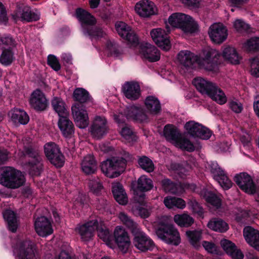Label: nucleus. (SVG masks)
<instances>
[{"mask_svg": "<svg viewBox=\"0 0 259 259\" xmlns=\"http://www.w3.org/2000/svg\"><path fill=\"white\" fill-rule=\"evenodd\" d=\"M220 56L218 51L207 48L199 57L189 51L184 50L180 52L177 58L180 63L185 67H190L196 63L201 68L215 72L218 70Z\"/></svg>", "mask_w": 259, "mask_h": 259, "instance_id": "obj_1", "label": "nucleus"}, {"mask_svg": "<svg viewBox=\"0 0 259 259\" xmlns=\"http://www.w3.org/2000/svg\"><path fill=\"white\" fill-rule=\"evenodd\" d=\"M185 132L182 138L185 146L199 144L201 140H207L211 136V132L207 127L194 120L186 122L184 125Z\"/></svg>", "mask_w": 259, "mask_h": 259, "instance_id": "obj_2", "label": "nucleus"}, {"mask_svg": "<svg viewBox=\"0 0 259 259\" xmlns=\"http://www.w3.org/2000/svg\"><path fill=\"white\" fill-rule=\"evenodd\" d=\"M76 16L80 23L84 35L90 36L92 39L103 36L104 32L101 29L94 27L96 20L90 13L79 8L76 10Z\"/></svg>", "mask_w": 259, "mask_h": 259, "instance_id": "obj_3", "label": "nucleus"}, {"mask_svg": "<svg viewBox=\"0 0 259 259\" xmlns=\"http://www.w3.org/2000/svg\"><path fill=\"white\" fill-rule=\"evenodd\" d=\"M25 183L24 175L12 167H5L1 171L0 184L11 189L18 188Z\"/></svg>", "mask_w": 259, "mask_h": 259, "instance_id": "obj_4", "label": "nucleus"}, {"mask_svg": "<svg viewBox=\"0 0 259 259\" xmlns=\"http://www.w3.org/2000/svg\"><path fill=\"white\" fill-rule=\"evenodd\" d=\"M126 160L122 157H113L103 161L100 165L101 171L110 178H117L124 171Z\"/></svg>", "mask_w": 259, "mask_h": 259, "instance_id": "obj_5", "label": "nucleus"}, {"mask_svg": "<svg viewBox=\"0 0 259 259\" xmlns=\"http://www.w3.org/2000/svg\"><path fill=\"white\" fill-rule=\"evenodd\" d=\"M168 23L172 27L181 28L187 33H194L198 29L197 23L190 16L183 13L172 14L169 17Z\"/></svg>", "mask_w": 259, "mask_h": 259, "instance_id": "obj_6", "label": "nucleus"}, {"mask_svg": "<svg viewBox=\"0 0 259 259\" xmlns=\"http://www.w3.org/2000/svg\"><path fill=\"white\" fill-rule=\"evenodd\" d=\"M21 156L28 157L31 159L27 162L29 173L31 176H38L43 169L42 156L33 147H24Z\"/></svg>", "mask_w": 259, "mask_h": 259, "instance_id": "obj_7", "label": "nucleus"}, {"mask_svg": "<svg viewBox=\"0 0 259 259\" xmlns=\"http://www.w3.org/2000/svg\"><path fill=\"white\" fill-rule=\"evenodd\" d=\"M12 17L15 21L29 22L38 20L40 13L37 10L32 9L26 4L18 2L15 10L12 14Z\"/></svg>", "mask_w": 259, "mask_h": 259, "instance_id": "obj_8", "label": "nucleus"}, {"mask_svg": "<svg viewBox=\"0 0 259 259\" xmlns=\"http://www.w3.org/2000/svg\"><path fill=\"white\" fill-rule=\"evenodd\" d=\"M156 234L159 238L168 244L177 246L181 242L179 232L172 225L160 223L157 229Z\"/></svg>", "mask_w": 259, "mask_h": 259, "instance_id": "obj_9", "label": "nucleus"}, {"mask_svg": "<svg viewBox=\"0 0 259 259\" xmlns=\"http://www.w3.org/2000/svg\"><path fill=\"white\" fill-rule=\"evenodd\" d=\"M131 189L134 191L135 201L143 204L145 201V192L151 190L153 187V182L145 176H141L138 181L131 184Z\"/></svg>", "mask_w": 259, "mask_h": 259, "instance_id": "obj_10", "label": "nucleus"}, {"mask_svg": "<svg viewBox=\"0 0 259 259\" xmlns=\"http://www.w3.org/2000/svg\"><path fill=\"white\" fill-rule=\"evenodd\" d=\"M208 165L214 180L224 190H229L232 187L233 183L217 161H210Z\"/></svg>", "mask_w": 259, "mask_h": 259, "instance_id": "obj_11", "label": "nucleus"}, {"mask_svg": "<svg viewBox=\"0 0 259 259\" xmlns=\"http://www.w3.org/2000/svg\"><path fill=\"white\" fill-rule=\"evenodd\" d=\"M108 121L103 116H95L92 120L90 127V132L92 136L97 139L105 136L108 132Z\"/></svg>", "mask_w": 259, "mask_h": 259, "instance_id": "obj_12", "label": "nucleus"}, {"mask_svg": "<svg viewBox=\"0 0 259 259\" xmlns=\"http://www.w3.org/2000/svg\"><path fill=\"white\" fill-rule=\"evenodd\" d=\"M234 181L237 186L244 192L248 194H254L256 192V186L251 177L247 172L237 174Z\"/></svg>", "mask_w": 259, "mask_h": 259, "instance_id": "obj_13", "label": "nucleus"}, {"mask_svg": "<svg viewBox=\"0 0 259 259\" xmlns=\"http://www.w3.org/2000/svg\"><path fill=\"white\" fill-rule=\"evenodd\" d=\"M120 251L126 253L130 245L131 241L127 232L123 227L118 226L114 229L113 239Z\"/></svg>", "mask_w": 259, "mask_h": 259, "instance_id": "obj_14", "label": "nucleus"}, {"mask_svg": "<svg viewBox=\"0 0 259 259\" xmlns=\"http://www.w3.org/2000/svg\"><path fill=\"white\" fill-rule=\"evenodd\" d=\"M71 110L76 126L80 128H86L90 121L88 112L84 107L79 104H75L72 106Z\"/></svg>", "mask_w": 259, "mask_h": 259, "instance_id": "obj_15", "label": "nucleus"}, {"mask_svg": "<svg viewBox=\"0 0 259 259\" xmlns=\"http://www.w3.org/2000/svg\"><path fill=\"white\" fill-rule=\"evenodd\" d=\"M208 33L213 43L221 44L227 39L228 30L222 23H214L210 26Z\"/></svg>", "mask_w": 259, "mask_h": 259, "instance_id": "obj_16", "label": "nucleus"}, {"mask_svg": "<svg viewBox=\"0 0 259 259\" xmlns=\"http://www.w3.org/2000/svg\"><path fill=\"white\" fill-rule=\"evenodd\" d=\"M59 147H44L47 159L56 168L62 167L65 163V158L58 148Z\"/></svg>", "mask_w": 259, "mask_h": 259, "instance_id": "obj_17", "label": "nucleus"}, {"mask_svg": "<svg viewBox=\"0 0 259 259\" xmlns=\"http://www.w3.org/2000/svg\"><path fill=\"white\" fill-rule=\"evenodd\" d=\"M151 36L156 45L164 51H167L171 44L167 32L161 28H154L150 31Z\"/></svg>", "mask_w": 259, "mask_h": 259, "instance_id": "obj_18", "label": "nucleus"}, {"mask_svg": "<svg viewBox=\"0 0 259 259\" xmlns=\"http://www.w3.org/2000/svg\"><path fill=\"white\" fill-rule=\"evenodd\" d=\"M98 228V222L94 220L82 225H79L75 228V231L79 234L83 241H89L93 238L94 232Z\"/></svg>", "mask_w": 259, "mask_h": 259, "instance_id": "obj_19", "label": "nucleus"}, {"mask_svg": "<svg viewBox=\"0 0 259 259\" xmlns=\"http://www.w3.org/2000/svg\"><path fill=\"white\" fill-rule=\"evenodd\" d=\"M29 104L34 110L37 111H43L48 108L49 102L45 94L40 90L37 89L31 93Z\"/></svg>", "mask_w": 259, "mask_h": 259, "instance_id": "obj_20", "label": "nucleus"}, {"mask_svg": "<svg viewBox=\"0 0 259 259\" xmlns=\"http://www.w3.org/2000/svg\"><path fill=\"white\" fill-rule=\"evenodd\" d=\"M115 28L118 34L123 39L126 40L131 45H136L138 42V38L132 30L130 26L122 21L117 22Z\"/></svg>", "mask_w": 259, "mask_h": 259, "instance_id": "obj_21", "label": "nucleus"}, {"mask_svg": "<svg viewBox=\"0 0 259 259\" xmlns=\"http://www.w3.org/2000/svg\"><path fill=\"white\" fill-rule=\"evenodd\" d=\"M15 250L19 259H37L34 254L33 245L30 240L18 243Z\"/></svg>", "mask_w": 259, "mask_h": 259, "instance_id": "obj_22", "label": "nucleus"}, {"mask_svg": "<svg viewBox=\"0 0 259 259\" xmlns=\"http://www.w3.org/2000/svg\"><path fill=\"white\" fill-rule=\"evenodd\" d=\"M163 135L171 143L178 146H185L182 138L183 133L180 132L176 126L170 124L166 125L164 127Z\"/></svg>", "mask_w": 259, "mask_h": 259, "instance_id": "obj_23", "label": "nucleus"}, {"mask_svg": "<svg viewBox=\"0 0 259 259\" xmlns=\"http://www.w3.org/2000/svg\"><path fill=\"white\" fill-rule=\"evenodd\" d=\"M126 118L136 122L143 123L147 122L148 117L143 109L139 105H132L126 108Z\"/></svg>", "mask_w": 259, "mask_h": 259, "instance_id": "obj_24", "label": "nucleus"}, {"mask_svg": "<svg viewBox=\"0 0 259 259\" xmlns=\"http://www.w3.org/2000/svg\"><path fill=\"white\" fill-rule=\"evenodd\" d=\"M136 12L141 17L146 18L157 13V9L153 2L149 0H141L135 6Z\"/></svg>", "mask_w": 259, "mask_h": 259, "instance_id": "obj_25", "label": "nucleus"}, {"mask_svg": "<svg viewBox=\"0 0 259 259\" xmlns=\"http://www.w3.org/2000/svg\"><path fill=\"white\" fill-rule=\"evenodd\" d=\"M119 115H114V120L117 123L119 133L121 136L130 142H134L138 139V136L134 132L133 129L128 125L125 124V118L122 116V118H118Z\"/></svg>", "mask_w": 259, "mask_h": 259, "instance_id": "obj_26", "label": "nucleus"}, {"mask_svg": "<svg viewBox=\"0 0 259 259\" xmlns=\"http://www.w3.org/2000/svg\"><path fill=\"white\" fill-rule=\"evenodd\" d=\"M34 228L37 234L42 237H47L53 233L51 222L44 216L36 219L34 222Z\"/></svg>", "mask_w": 259, "mask_h": 259, "instance_id": "obj_27", "label": "nucleus"}, {"mask_svg": "<svg viewBox=\"0 0 259 259\" xmlns=\"http://www.w3.org/2000/svg\"><path fill=\"white\" fill-rule=\"evenodd\" d=\"M134 244L137 249L142 252L151 251L155 246L153 240L145 234L142 233L138 234L135 236Z\"/></svg>", "mask_w": 259, "mask_h": 259, "instance_id": "obj_28", "label": "nucleus"}, {"mask_svg": "<svg viewBox=\"0 0 259 259\" xmlns=\"http://www.w3.org/2000/svg\"><path fill=\"white\" fill-rule=\"evenodd\" d=\"M122 92L124 96L131 100H136L141 95V89L139 84L135 82H127L122 86Z\"/></svg>", "mask_w": 259, "mask_h": 259, "instance_id": "obj_29", "label": "nucleus"}, {"mask_svg": "<svg viewBox=\"0 0 259 259\" xmlns=\"http://www.w3.org/2000/svg\"><path fill=\"white\" fill-rule=\"evenodd\" d=\"M140 53L142 56L150 62H156L160 59L159 51L150 44H146L141 48Z\"/></svg>", "mask_w": 259, "mask_h": 259, "instance_id": "obj_30", "label": "nucleus"}, {"mask_svg": "<svg viewBox=\"0 0 259 259\" xmlns=\"http://www.w3.org/2000/svg\"><path fill=\"white\" fill-rule=\"evenodd\" d=\"M243 235L248 244L259 250V231L247 226L243 229Z\"/></svg>", "mask_w": 259, "mask_h": 259, "instance_id": "obj_31", "label": "nucleus"}, {"mask_svg": "<svg viewBox=\"0 0 259 259\" xmlns=\"http://www.w3.org/2000/svg\"><path fill=\"white\" fill-rule=\"evenodd\" d=\"M67 116L68 115L60 117L58 125L64 137H70L74 133V128L72 122L68 119Z\"/></svg>", "mask_w": 259, "mask_h": 259, "instance_id": "obj_32", "label": "nucleus"}, {"mask_svg": "<svg viewBox=\"0 0 259 259\" xmlns=\"http://www.w3.org/2000/svg\"><path fill=\"white\" fill-rule=\"evenodd\" d=\"M112 192L114 199L120 205H125L128 202L127 196L121 184L118 182L112 186Z\"/></svg>", "mask_w": 259, "mask_h": 259, "instance_id": "obj_33", "label": "nucleus"}, {"mask_svg": "<svg viewBox=\"0 0 259 259\" xmlns=\"http://www.w3.org/2000/svg\"><path fill=\"white\" fill-rule=\"evenodd\" d=\"M193 83L199 92L207 96L215 85L202 77L195 78L193 81Z\"/></svg>", "mask_w": 259, "mask_h": 259, "instance_id": "obj_34", "label": "nucleus"}, {"mask_svg": "<svg viewBox=\"0 0 259 259\" xmlns=\"http://www.w3.org/2000/svg\"><path fill=\"white\" fill-rule=\"evenodd\" d=\"M222 56L225 60L233 64H239L241 59L236 49L230 46L224 49Z\"/></svg>", "mask_w": 259, "mask_h": 259, "instance_id": "obj_35", "label": "nucleus"}, {"mask_svg": "<svg viewBox=\"0 0 259 259\" xmlns=\"http://www.w3.org/2000/svg\"><path fill=\"white\" fill-rule=\"evenodd\" d=\"M82 171L86 175L94 174L97 169V163L93 156L89 155L84 157L81 164Z\"/></svg>", "mask_w": 259, "mask_h": 259, "instance_id": "obj_36", "label": "nucleus"}, {"mask_svg": "<svg viewBox=\"0 0 259 259\" xmlns=\"http://www.w3.org/2000/svg\"><path fill=\"white\" fill-rule=\"evenodd\" d=\"M145 106L147 113L151 114H157L161 110L160 102L155 96L147 97L145 100Z\"/></svg>", "mask_w": 259, "mask_h": 259, "instance_id": "obj_37", "label": "nucleus"}, {"mask_svg": "<svg viewBox=\"0 0 259 259\" xmlns=\"http://www.w3.org/2000/svg\"><path fill=\"white\" fill-rule=\"evenodd\" d=\"M207 227L211 230L220 233L227 232L229 228L228 224L223 219L214 218L211 219L207 224Z\"/></svg>", "mask_w": 259, "mask_h": 259, "instance_id": "obj_38", "label": "nucleus"}, {"mask_svg": "<svg viewBox=\"0 0 259 259\" xmlns=\"http://www.w3.org/2000/svg\"><path fill=\"white\" fill-rule=\"evenodd\" d=\"M10 116L12 121L16 123L26 124L29 120V117L27 113L18 108L12 110L10 112Z\"/></svg>", "mask_w": 259, "mask_h": 259, "instance_id": "obj_39", "label": "nucleus"}, {"mask_svg": "<svg viewBox=\"0 0 259 259\" xmlns=\"http://www.w3.org/2000/svg\"><path fill=\"white\" fill-rule=\"evenodd\" d=\"M51 105L53 110L58 114L59 117L68 115L66 105L61 98L54 97L51 101Z\"/></svg>", "mask_w": 259, "mask_h": 259, "instance_id": "obj_40", "label": "nucleus"}, {"mask_svg": "<svg viewBox=\"0 0 259 259\" xmlns=\"http://www.w3.org/2000/svg\"><path fill=\"white\" fill-rule=\"evenodd\" d=\"M174 221L179 226L184 228L191 227L194 223V219L186 213L175 215Z\"/></svg>", "mask_w": 259, "mask_h": 259, "instance_id": "obj_41", "label": "nucleus"}, {"mask_svg": "<svg viewBox=\"0 0 259 259\" xmlns=\"http://www.w3.org/2000/svg\"><path fill=\"white\" fill-rule=\"evenodd\" d=\"M202 193L203 198L208 203L217 209L221 207L222 200L217 194L207 190H204Z\"/></svg>", "mask_w": 259, "mask_h": 259, "instance_id": "obj_42", "label": "nucleus"}, {"mask_svg": "<svg viewBox=\"0 0 259 259\" xmlns=\"http://www.w3.org/2000/svg\"><path fill=\"white\" fill-rule=\"evenodd\" d=\"M208 96L220 105L226 103L227 101L224 92L216 85L214 86Z\"/></svg>", "mask_w": 259, "mask_h": 259, "instance_id": "obj_43", "label": "nucleus"}, {"mask_svg": "<svg viewBox=\"0 0 259 259\" xmlns=\"http://www.w3.org/2000/svg\"><path fill=\"white\" fill-rule=\"evenodd\" d=\"M3 217L7 222L8 229L13 233L16 232L17 229V222L16 214L14 211L7 210L3 213Z\"/></svg>", "mask_w": 259, "mask_h": 259, "instance_id": "obj_44", "label": "nucleus"}, {"mask_svg": "<svg viewBox=\"0 0 259 259\" xmlns=\"http://www.w3.org/2000/svg\"><path fill=\"white\" fill-rule=\"evenodd\" d=\"M202 231L200 230H187L186 235L191 245L196 247L199 246L202 238Z\"/></svg>", "mask_w": 259, "mask_h": 259, "instance_id": "obj_45", "label": "nucleus"}, {"mask_svg": "<svg viewBox=\"0 0 259 259\" xmlns=\"http://www.w3.org/2000/svg\"><path fill=\"white\" fill-rule=\"evenodd\" d=\"M164 204L168 208L175 207L183 209L186 206L185 201L181 198L175 197H166L164 199Z\"/></svg>", "mask_w": 259, "mask_h": 259, "instance_id": "obj_46", "label": "nucleus"}, {"mask_svg": "<svg viewBox=\"0 0 259 259\" xmlns=\"http://www.w3.org/2000/svg\"><path fill=\"white\" fill-rule=\"evenodd\" d=\"M119 218L123 224L129 229L133 234H138L139 232L138 224L130 217L124 212H120L119 214Z\"/></svg>", "mask_w": 259, "mask_h": 259, "instance_id": "obj_47", "label": "nucleus"}, {"mask_svg": "<svg viewBox=\"0 0 259 259\" xmlns=\"http://www.w3.org/2000/svg\"><path fill=\"white\" fill-rule=\"evenodd\" d=\"M162 188L165 192L176 194L178 192V185L168 178H164L161 181Z\"/></svg>", "mask_w": 259, "mask_h": 259, "instance_id": "obj_48", "label": "nucleus"}, {"mask_svg": "<svg viewBox=\"0 0 259 259\" xmlns=\"http://www.w3.org/2000/svg\"><path fill=\"white\" fill-rule=\"evenodd\" d=\"M74 99L80 103H85L90 100L89 93L83 88H77L73 92Z\"/></svg>", "mask_w": 259, "mask_h": 259, "instance_id": "obj_49", "label": "nucleus"}, {"mask_svg": "<svg viewBox=\"0 0 259 259\" xmlns=\"http://www.w3.org/2000/svg\"><path fill=\"white\" fill-rule=\"evenodd\" d=\"M249 72L254 77H259V54L249 60Z\"/></svg>", "mask_w": 259, "mask_h": 259, "instance_id": "obj_50", "label": "nucleus"}, {"mask_svg": "<svg viewBox=\"0 0 259 259\" xmlns=\"http://www.w3.org/2000/svg\"><path fill=\"white\" fill-rule=\"evenodd\" d=\"M243 47L249 52L259 50V37H254L248 39L243 44Z\"/></svg>", "mask_w": 259, "mask_h": 259, "instance_id": "obj_51", "label": "nucleus"}, {"mask_svg": "<svg viewBox=\"0 0 259 259\" xmlns=\"http://www.w3.org/2000/svg\"><path fill=\"white\" fill-rule=\"evenodd\" d=\"M140 166L147 172H150L154 170V164L152 161L146 156H143L138 161Z\"/></svg>", "mask_w": 259, "mask_h": 259, "instance_id": "obj_52", "label": "nucleus"}, {"mask_svg": "<svg viewBox=\"0 0 259 259\" xmlns=\"http://www.w3.org/2000/svg\"><path fill=\"white\" fill-rule=\"evenodd\" d=\"M14 46V41L12 37L5 35H0V48L2 51L12 49Z\"/></svg>", "mask_w": 259, "mask_h": 259, "instance_id": "obj_53", "label": "nucleus"}, {"mask_svg": "<svg viewBox=\"0 0 259 259\" xmlns=\"http://www.w3.org/2000/svg\"><path fill=\"white\" fill-rule=\"evenodd\" d=\"M12 49H8L7 50L3 51L0 57V62L4 65H10L14 59Z\"/></svg>", "mask_w": 259, "mask_h": 259, "instance_id": "obj_54", "label": "nucleus"}, {"mask_svg": "<svg viewBox=\"0 0 259 259\" xmlns=\"http://www.w3.org/2000/svg\"><path fill=\"white\" fill-rule=\"evenodd\" d=\"M89 186L90 191L96 195H99L103 188L102 183L96 180H90L89 183Z\"/></svg>", "mask_w": 259, "mask_h": 259, "instance_id": "obj_55", "label": "nucleus"}, {"mask_svg": "<svg viewBox=\"0 0 259 259\" xmlns=\"http://www.w3.org/2000/svg\"><path fill=\"white\" fill-rule=\"evenodd\" d=\"M96 230L98 232L99 237L104 241L109 243L112 241L113 236L111 235L108 229H104L102 227H99L98 225V228Z\"/></svg>", "mask_w": 259, "mask_h": 259, "instance_id": "obj_56", "label": "nucleus"}, {"mask_svg": "<svg viewBox=\"0 0 259 259\" xmlns=\"http://www.w3.org/2000/svg\"><path fill=\"white\" fill-rule=\"evenodd\" d=\"M221 244L223 249L228 255L232 253L233 251L237 248L235 244L229 240L224 239L221 241Z\"/></svg>", "mask_w": 259, "mask_h": 259, "instance_id": "obj_57", "label": "nucleus"}, {"mask_svg": "<svg viewBox=\"0 0 259 259\" xmlns=\"http://www.w3.org/2000/svg\"><path fill=\"white\" fill-rule=\"evenodd\" d=\"M106 51L108 55L114 57H117L120 54L117 45L112 41L108 42Z\"/></svg>", "mask_w": 259, "mask_h": 259, "instance_id": "obj_58", "label": "nucleus"}, {"mask_svg": "<svg viewBox=\"0 0 259 259\" xmlns=\"http://www.w3.org/2000/svg\"><path fill=\"white\" fill-rule=\"evenodd\" d=\"M233 27L238 32H242L248 29L249 26L242 20L237 19L233 22Z\"/></svg>", "mask_w": 259, "mask_h": 259, "instance_id": "obj_59", "label": "nucleus"}, {"mask_svg": "<svg viewBox=\"0 0 259 259\" xmlns=\"http://www.w3.org/2000/svg\"><path fill=\"white\" fill-rule=\"evenodd\" d=\"M202 246L209 253L212 254H218V250L215 244L211 242L203 241Z\"/></svg>", "mask_w": 259, "mask_h": 259, "instance_id": "obj_60", "label": "nucleus"}, {"mask_svg": "<svg viewBox=\"0 0 259 259\" xmlns=\"http://www.w3.org/2000/svg\"><path fill=\"white\" fill-rule=\"evenodd\" d=\"M48 64L55 70L58 71L60 69V65L57 58L52 55H50L48 57Z\"/></svg>", "mask_w": 259, "mask_h": 259, "instance_id": "obj_61", "label": "nucleus"}, {"mask_svg": "<svg viewBox=\"0 0 259 259\" xmlns=\"http://www.w3.org/2000/svg\"><path fill=\"white\" fill-rule=\"evenodd\" d=\"M191 206L194 213L197 214L199 218H203V209L198 202L196 201H192Z\"/></svg>", "mask_w": 259, "mask_h": 259, "instance_id": "obj_62", "label": "nucleus"}, {"mask_svg": "<svg viewBox=\"0 0 259 259\" xmlns=\"http://www.w3.org/2000/svg\"><path fill=\"white\" fill-rule=\"evenodd\" d=\"M239 139L241 144L244 145L249 144L251 141L249 135L244 131H241V133L240 134Z\"/></svg>", "mask_w": 259, "mask_h": 259, "instance_id": "obj_63", "label": "nucleus"}, {"mask_svg": "<svg viewBox=\"0 0 259 259\" xmlns=\"http://www.w3.org/2000/svg\"><path fill=\"white\" fill-rule=\"evenodd\" d=\"M231 109L236 113H240L242 110V104L238 101H232L230 103Z\"/></svg>", "mask_w": 259, "mask_h": 259, "instance_id": "obj_64", "label": "nucleus"}]
</instances>
